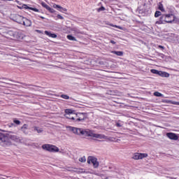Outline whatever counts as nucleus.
Instances as JSON below:
<instances>
[{
	"label": "nucleus",
	"mask_w": 179,
	"mask_h": 179,
	"mask_svg": "<svg viewBox=\"0 0 179 179\" xmlns=\"http://www.w3.org/2000/svg\"><path fill=\"white\" fill-rule=\"evenodd\" d=\"M69 128L71 132L79 136H91L92 138H96V139H107V136L104 134H94L89 129H82L71 126L69 127Z\"/></svg>",
	"instance_id": "obj_1"
},
{
	"label": "nucleus",
	"mask_w": 179,
	"mask_h": 179,
	"mask_svg": "<svg viewBox=\"0 0 179 179\" xmlns=\"http://www.w3.org/2000/svg\"><path fill=\"white\" fill-rule=\"evenodd\" d=\"M11 141H14V142H20L22 140L20 137L17 136V135L10 132L9 134H4L0 132V145L1 146H3L6 148V146H10L12 145Z\"/></svg>",
	"instance_id": "obj_2"
},
{
	"label": "nucleus",
	"mask_w": 179,
	"mask_h": 179,
	"mask_svg": "<svg viewBox=\"0 0 179 179\" xmlns=\"http://www.w3.org/2000/svg\"><path fill=\"white\" fill-rule=\"evenodd\" d=\"M166 23H178L179 20L173 14H164Z\"/></svg>",
	"instance_id": "obj_3"
},
{
	"label": "nucleus",
	"mask_w": 179,
	"mask_h": 179,
	"mask_svg": "<svg viewBox=\"0 0 179 179\" xmlns=\"http://www.w3.org/2000/svg\"><path fill=\"white\" fill-rule=\"evenodd\" d=\"M42 149H44V150H48V152H59V149L57 146L50 144L43 145Z\"/></svg>",
	"instance_id": "obj_4"
},
{
	"label": "nucleus",
	"mask_w": 179,
	"mask_h": 179,
	"mask_svg": "<svg viewBox=\"0 0 179 179\" xmlns=\"http://www.w3.org/2000/svg\"><path fill=\"white\" fill-rule=\"evenodd\" d=\"M76 118L75 121L76 122H79L80 121H85L86 120V113H77L76 114L75 117Z\"/></svg>",
	"instance_id": "obj_5"
},
{
	"label": "nucleus",
	"mask_w": 179,
	"mask_h": 179,
	"mask_svg": "<svg viewBox=\"0 0 179 179\" xmlns=\"http://www.w3.org/2000/svg\"><path fill=\"white\" fill-rule=\"evenodd\" d=\"M87 163L88 164L92 163L94 169H97V167H99V162H97V158L94 157H89L87 159Z\"/></svg>",
	"instance_id": "obj_6"
},
{
	"label": "nucleus",
	"mask_w": 179,
	"mask_h": 179,
	"mask_svg": "<svg viewBox=\"0 0 179 179\" xmlns=\"http://www.w3.org/2000/svg\"><path fill=\"white\" fill-rule=\"evenodd\" d=\"M24 18V17H22L19 14H15V15H13V20L14 22H16L17 23H19V24H22V22H23Z\"/></svg>",
	"instance_id": "obj_7"
},
{
	"label": "nucleus",
	"mask_w": 179,
	"mask_h": 179,
	"mask_svg": "<svg viewBox=\"0 0 179 179\" xmlns=\"http://www.w3.org/2000/svg\"><path fill=\"white\" fill-rule=\"evenodd\" d=\"M145 157H148V154L136 152L134 154L132 158L134 159V160H140L142 159H145Z\"/></svg>",
	"instance_id": "obj_8"
},
{
	"label": "nucleus",
	"mask_w": 179,
	"mask_h": 179,
	"mask_svg": "<svg viewBox=\"0 0 179 179\" xmlns=\"http://www.w3.org/2000/svg\"><path fill=\"white\" fill-rule=\"evenodd\" d=\"M17 8H19V9H29L30 10H34V12H38V9L36 8L29 7L26 4H23L22 7L17 6Z\"/></svg>",
	"instance_id": "obj_9"
},
{
	"label": "nucleus",
	"mask_w": 179,
	"mask_h": 179,
	"mask_svg": "<svg viewBox=\"0 0 179 179\" xmlns=\"http://www.w3.org/2000/svg\"><path fill=\"white\" fill-rule=\"evenodd\" d=\"M155 24H166V18L164 14L159 17V20L155 22Z\"/></svg>",
	"instance_id": "obj_10"
},
{
	"label": "nucleus",
	"mask_w": 179,
	"mask_h": 179,
	"mask_svg": "<svg viewBox=\"0 0 179 179\" xmlns=\"http://www.w3.org/2000/svg\"><path fill=\"white\" fill-rule=\"evenodd\" d=\"M21 24H23L27 27H30V26H31V21L26 17H24Z\"/></svg>",
	"instance_id": "obj_11"
},
{
	"label": "nucleus",
	"mask_w": 179,
	"mask_h": 179,
	"mask_svg": "<svg viewBox=\"0 0 179 179\" xmlns=\"http://www.w3.org/2000/svg\"><path fill=\"white\" fill-rule=\"evenodd\" d=\"M166 136L169 138V139H172L173 141H178V136L174 133H167Z\"/></svg>",
	"instance_id": "obj_12"
},
{
	"label": "nucleus",
	"mask_w": 179,
	"mask_h": 179,
	"mask_svg": "<svg viewBox=\"0 0 179 179\" xmlns=\"http://www.w3.org/2000/svg\"><path fill=\"white\" fill-rule=\"evenodd\" d=\"M21 131L23 132V134L27 135L29 134V125L27 124H23V126L21 127Z\"/></svg>",
	"instance_id": "obj_13"
},
{
	"label": "nucleus",
	"mask_w": 179,
	"mask_h": 179,
	"mask_svg": "<svg viewBox=\"0 0 179 179\" xmlns=\"http://www.w3.org/2000/svg\"><path fill=\"white\" fill-rule=\"evenodd\" d=\"M53 8H55V9H57L59 12H66L68 10L66 8H62L61 6L57 4H54Z\"/></svg>",
	"instance_id": "obj_14"
},
{
	"label": "nucleus",
	"mask_w": 179,
	"mask_h": 179,
	"mask_svg": "<svg viewBox=\"0 0 179 179\" xmlns=\"http://www.w3.org/2000/svg\"><path fill=\"white\" fill-rule=\"evenodd\" d=\"M45 34L46 36H48V37H51L52 38H57V34H51V32H50L48 31H45Z\"/></svg>",
	"instance_id": "obj_15"
},
{
	"label": "nucleus",
	"mask_w": 179,
	"mask_h": 179,
	"mask_svg": "<svg viewBox=\"0 0 179 179\" xmlns=\"http://www.w3.org/2000/svg\"><path fill=\"white\" fill-rule=\"evenodd\" d=\"M111 53L115 54V55H117V57H122V55H124V52H122V51L113 50L111 52Z\"/></svg>",
	"instance_id": "obj_16"
},
{
	"label": "nucleus",
	"mask_w": 179,
	"mask_h": 179,
	"mask_svg": "<svg viewBox=\"0 0 179 179\" xmlns=\"http://www.w3.org/2000/svg\"><path fill=\"white\" fill-rule=\"evenodd\" d=\"M159 76H162V78H169L170 74L167 72L161 71Z\"/></svg>",
	"instance_id": "obj_17"
},
{
	"label": "nucleus",
	"mask_w": 179,
	"mask_h": 179,
	"mask_svg": "<svg viewBox=\"0 0 179 179\" xmlns=\"http://www.w3.org/2000/svg\"><path fill=\"white\" fill-rule=\"evenodd\" d=\"M65 115H71V114H73V110L71 109H66L64 110Z\"/></svg>",
	"instance_id": "obj_18"
},
{
	"label": "nucleus",
	"mask_w": 179,
	"mask_h": 179,
	"mask_svg": "<svg viewBox=\"0 0 179 179\" xmlns=\"http://www.w3.org/2000/svg\"><path fill=\"white\" fill-rule=\"evenodd\" d=\"M34 131H36L38 134H41V132H43V129L39 128L38 127H34Z\"/></svg>",
	"instance_id": "obj_19"
},
{
	"label": "nucleus",
	"mask_w": 179,
	"mask_h": 179,
	"mask_svg": "<svg viewBox=\"0 0 179 179\" xmlns=\"http://www.w3.org/2000/svg\"><path fill=\"white\" fill-rule=\"evenodd\" d=\"M150 72H151V73H154L155 75H159V76H160V73H161L162 71H157V70H156V69H151V70H150Z\"/></svg>",
	"instance_id": "obj_20"
},
{
	"label": "nucleus",
	"mask_w": 179,
	"mask_h": 179,
	"mask_svg": "<svg viewBox=\"0 0 179 179\" xmlns=\"http://www.w3.org/2000/svg\"><path fill=\"white\" fill-rule=\"evenodd\" d=\"M158 9L161 10V12H164V7L163 6V4L161 2L159 3Z\"/></svg>",
	"instance_id": "obj_21"
},
{
	"label": "nucleus",
	"mask_w": 179,
	"mask_h": 179,
	"mask_svg": "<svg viewBox=\"0 0 179 179\" xmlns=\"http://www.w3.org/2000/svg\"><path fill=\"white\" fill-rule=\"evenodd\" d=\"M154 96H155V97H164V95L159 92H154Z\"/></svg>",
	"instance_id": "obj_22"
},
{
	"label": "nucleus",
	"mask_w": 179,
	"mask_h": 179,
	"mask_svg": "<svg viewBox=\"0 0 179 179\" xmlns=\"http://www.w3.org/2000/svg\"><path fill=\"white\" fill-rule=\"evenodd\" d=\"M67 38H68V40H70L71 41H76V38L73 37L71 35H68Z\"/></svg>",
	"instance_id": "obj_23"
},
{
	"label": "nucleus",
	"mask_w": 179,
	"mask_h": 179,
	"mask_svg": "<svg viewBox=\"0 0 179 179\" xmlns=\"http://www.w3.org/2000/svg\"><path fill=\"white\" fill-rule=\"evenodd\" d=\"M64 117L69 120H72V121H75L76 120L75 117H71V115H64Z\"/></svg>",
	"instance_id": "obj_24"
},
{
	"label": "nucleus",
	"mask_w": 179,
	"mask_h": 179,
	"mask_svg": "<svg viewBox=\"0 0 179 179\" xmlns=\"http://www.w3.org/2000/svg\"><path fill=\"white\" fill-rule=\"evenodd\" d=\"M60 97H62V99H64V100H69V96L66 95V94H62L60 96Z\"/></svg>",
	"instance_id": "obj_25"
},
{
	"label": "nucleus",
	"mask_w": 179,
	"mask_h": 179,
	"mask_svg": "<svg viewBox=\"0 0 179 179\" xmlns=\"http://www.w3.org/2000/svg\"><path fill=\"white\" fill-rule=\"evenodd\" d=\"M159 16H162V12L156 11L155 13V17H159Z\"/></svg>",
	"instance_id": "obj_26"
},
{
	"label": "nucleus",
	"mask_w": 179,
	"mask_h": 179,
	"mask_svg": "<svg viewBox=\"0 0 179 179\" xmlns=\"http://www.w3.org/2000/svg\"><path fill=\"white\" fill-rule=\"evenodd\" d=\"M41 5H42V6H43V8H45V9H47V10H48V8H49L50 7L48 6V5H47V3H45V2H42V3H41Z\"/></svg>",
	"instance_id": "obj_27"
},
{
	"label": "nucleus",
	"mask_w": 179,
	"mask_h": 179,
	"mask_svg": "<svg viewBox=\"0 0 179 179\" xmlns=\"http://www.w3.org/2000/svg\"><path fill=\"white\" fill-rule=\"evenodd\" d=\"M79 162H80L81 163H85L86 162V157H83L79 158Z\"/></svg>",
	"instance_id": "obj_28"
},
{
	"label": "nucleus",
	"mask_w": 179,
	"mask_h": 179,
	"mask_svg": "<svg viewBox=\"0 0 179 179\" xmlns=\"http://www.w3.org/2000/svg\"><path fill=\"white\" fill-rule=\"evenodd\" d=\"M103 10H106V8H104V6H101L97 9V12H103Z\"/></svg>",
	"instance_id": "obj_29"
},
{
	"label": "nucleus",
	"mask_w": 179,
	"mask_h": 179,
	"mask_svg": "<svg viewBox=\"0 0 179 179\" xmlns=\"http://www.w3.org/2000/svg\"><path fill=\"white\" fill-rule=\"evenodd\" d=\"M48 10H49L50 13H55V10H54V8H52L50 7L48 8Z\"/></svg>",
	"instance_id": "obj_30"
},
{
	"label": "nucleus",
	"mask_w": 179,
	"mask_h": 179,
	"mask_svg": "<svg viewBox=\"0 0 179 179\" xmlns=\"http://www.w3.org/2000/svg\"><path fill=\"white\" fill-rule=\"evenodd\" d=\"M14 124H16V125H20V121L17 120H13Z\"/></svg>",
	"instance_id": "obj_31"
},
{
	"label": "nucleus",
	"mask_w": 179,
	"mask_h": 179,
	"mask_svg": "<svg viewBox=\"0 0 179 179\" xmlns=\"http://www.w3.org/2000/svg\"><path fill=\"white\" fill-rule=\"evenodd\" d=\"M57 19H60L61 20H64V17H62V15L58 14L57 15Z\"/></svg>",
	"instance_id": "obj_32"
},
{
	"label": "nucleus",
	"mask_w": 179,
	"mask_h": 179,
	"mask_svg": "<svg viewBox=\"0 0 179 179\" xmlns=\"http://www.w3.org/2000/svg\"><path fill=\"white\" fill-rule=\"evenodd\" d=\"M116 127H117V128H121V127H122V124L119 123V122H117L116 123Z\"/></svg>",
	"instance_id": "obj_33"
},
{
	"label": "nucleus",
	"mask_w": 179,
	"mask_h": 179,
	"mask_svg": "<svg viewBox=\"0 0 179 179\" xmlns=\"http://www.w3.org/2000/svg\"><path fill=\"white\" fill-rule=\"evenodd\" d=\"M158 48H161V50H164V47L163 45H158Z\"/></svg>",
	"instance_id": "obj_34"
},
{
	"label": "nucleus",
	"mask_w": 179,
	"mask_h": 179,
	"mask_svg": "<svg viewBox=\"0 0 179 179\" xmlns=\"http://www.w3.org/2000/svg\"><path fill=\"white\" fill-rule=\"evenodd\" d=\"M110 43H111V44H116L115 41H114L113 40L110 41Z\"/></svg>",
	"instance_id": "obj_35"
},
{
	"label": "nucleus",
	"mask_w": 179,
	"mask_h": 179,
	"mask_svg": "<svg viewBox=\"0 0 179 179\" xmlns=\"http://www.w3.org/2000/svg\"><path fill=\"white\" fill-rule=\"evenodd\" d=\"M74 31H75L76 33H80V31H79V30H78V29L74 30Z\"/></svg>",
	"instance_id": "obj_36"
},
{
	"label": "nucleus",
	"mask_w": 179,
	"mask_h": 179,
	"mask_svg": "<svg viewBox=\"0 0 179 179\" xmlns=\"http://www.w3.org/2000/svg\"><path fill=\"white\" fill-rule=\"evenodd\" d=\"M15 2H17V3L20 4V1H19L18 0H15Z\"/></svg>",
	"instance_id": "obj_37"
},
{
	"label": "nucleus",
	"mask_w": 179,
	"mask_h": 179,
	"mask_svg": "<svg viewBox=\"0 0 179 179\" xmlns=\"http://www.w3.org/2000/svg\"><path fill=\"white\" fill-rule=\"evenodd\" d=\"M175 104H176V106H179V102H176Z\"/></svg>",
	"instance_id": "obj_38"
},
{
	"label": "nucleus",
	"mask_w": 179,
	"mask_h": 179,
	"mask_svg": "<svg viewBox=\"0 0 179 179\" xmlns=\"http://www.w3.org/2000/svg\"><path fill=\"white\" fill-rule=\"evenodd\" d=\"M1 1H13V0H1Z\"/></svg>",
	"instance_id": "obj_39"
},
{
	"label": "nucleus",
	"mask_w": 179,
	"mask_h": 179,
	"mask_svg": "<svg viewBox=\"0 0 179 179\" xmlns=\"http://www.w3.org/2000/svg\"><path fill=\"white\" fill-rule=\"evenodd\" d=\"M41 17V19H44V17Z\"/></svg>",
	"instance_id": "obj_40"
},
{
	"label": "nucleus",
	"mask_w": 179,
	"mask_h": 179,
	"mask_svg": "<svg viewBox=\"0 0 179 179\" xmlns=\"http://www.w3.org/2000/svg\"><path fill=\"white\" fill-rule=\"evenodd\" d=\"M81 173H85V171H82Z\"/></svg>",
	"instance_id": "obj_41"
},
{
	"label": "nucleus",
	"mask_w": 179,
	"mask_h": 179,
	"mask_svg": "<svg viewBox=\"0 0 179 179\" xmlns=\"http://www.w3.org/2000/svg\"><path fill=\"white\" fill-rule=\"evenodd\" d=\"M115 27H118L115 25Z\"/></svg>",
	"instance_id": "obj_42"
},
{
	"label": "nucleus",
	"mask_w": 179,
	"mask_h": 179,
	"mask_svg": "<svg viewBox=\"0 0 179 179\" xmlns=\"http://www.w3.org/2000/svg\"><path fill=\"white\" fill-rule=\"evenodd\" d=\"M107 179V178H106Z\"/></svg>",
	"instance_id": "obj_43"
}]
</instances>
